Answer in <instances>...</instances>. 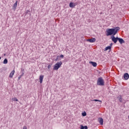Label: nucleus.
<instances>
[{
  "label": "nucleus",
  "instance_id": "1",
  "mask_svg": "<svg viewBox=\"0 0 129 129\" xmlns=\"http://www.w3.org/2000/svg\"><path fill=\"white\" fill-rule=\"evenodd\" d=\"M119 30H120V28L119 27H116L114 28L108 29L106 30V36H111V35L115 36V35L117 34V32H118Z\"/></svg>",
  "mask_w": 129,
  "mask_h": 129
},
{
  "label": "nucleus",
  "instance_id": "2",
  "mask_svg": "<svg viewBox=\"0 0 129 129\" xmlns=\"http://www.w3.org/2000/svg\"><path fill=\"white\" fill-rule=\"evenodd\" d=\"M97 84L99 86H104V80L101 77L99 78L97 80Z\"/></svg>",
  "mask_w": 129,
  "mask_h": 129
},
{
  "label": "nucleus",
  "instance_id": "3",
  "mask_svg": "<svg viewBox=\"0 0 129 129\" xmlns=\"http://www.w3.org/2000/svg\"><path fill=\"white\" fill-rule=\"evenodd\" d=\"M61 65H62V61L57 62L55 64L53 70H58L61 67Z\"/></svg>",
  "mask_w": 129,
  "mask_h": 129
},
{
  "label": "nucleus",
  "instance_id": "4",
  "mask_svg": "<svg viewBox=\"0 0 129 129\" xmlns=\"http://www.w3.org/2000/svg\"><path fill=\"white\" fill-rule=\"evenodd\" d=\"M112 41L115 44L117 43V41H118V37H114V35H113L111 37Z\"/></svg>",
  "mask_w": 129,
  "mask_h": 129
},
{
  "label": "nucleus",
  "instance_id": "5",
  "mask_svg": "<svg viewBox=\"0 0 129 129\" xmlns=\"http://www.w3.org/2000/svg\"><path fill=\"white\" fill-rule=\"evenodd\" d=\"M87 41H88V42H90V43H94V42L96 41V39L95 38H92L91 39H87Z\"/></svg>",
  "mask_w": 129,
  "mask_h": 129
},
{
  "label": "nucleus",
  "instance_id": "6",
  "mask_svg": "<svg viewBox=\"0 0 129 129\" xmlns=\"http://www.w3.org/2000/svg\"><path fill=\"white\" fill-rule=\"evenodd\" d=\"M44 79V76L41 75L39 76V82L40 83H42L43 82V80Z\"/></svg>",
  "mask_w": 129,
  "mask_h": 129
},
{
  "label": "nucleus",
  "instance_id": "7",
  "mask_svg": "<svg viewBox=\"0 0 129 129\" xmlns=\"http://www.w3.org/2000/svg\"><path fill=\"white\" fill-rule=\"evenodd\" d=\"M98 121L101 125H103V119L102 118H99Z\"/></svg>",
  "mask_w": 129,
  "mask_h": 129
},
{
  "label": "nucleus",
  "instance_id": "8",
  "mask_svg": "<svg viewBox=\"0 0 129 129\" xmlns=\"http://www.w3.org/2000/svg\"><path fill=\"white\" fill-rule=\"evenodd\" d=\"M123 76L125 80H127L129 78V75L128 73H125Z\"/></svg>",
  "mask_w": 129,
  "mask_h": 129
},
{
  "label": "nucleus",
  "instance_id": "9",
  "mask_svg": "<svg viewBox=\"0 0 129 129\" xmlns=\"http://www.w3.org/2000/svg\"><path fill=\"white\" fill-rule=\"evenodd\" d=\"M90 64H91L93 67H96L97 66V63L94 61H90Z\"/></svg>",
  "mask_w": 129,
  "mask_h": 129
},
{
  "label": "nucleus",
  "instance_id": "10",
  "mask_svg": "<svg viewBox=\"0 0 129 129\" xmlns=\"http://www.w3.org/2000/svg\"><path fill=\"white\" fill-rule=\"evenodd\" d=\"M118 41L120 43V44H123L124 43V40L122 39V38H118Z\"/></svg>",
  "mask_w": 129,
  "mask_h": 129
},
{
  "label": "nucleus",
  "instance_id": "11",
  "mask_svg": "<svg viewBox=\"0 0 129 129\" xmlns=\"http://www.w3.org/2000/svg\"><path fill=\"white\" fill-rule=\"evenodd\" d=\"M14 74H15V71H12V72L10 73L9 77L10 78H13V77L14 76Z\"/></svg>",
  "mask_w": 129,
  "mask_h": 129
},
{
  "label": "nucleus",
  "instance_id": "12",
  "mask_svg": "<svg viewBox=\"0 0 129 129\" xmlns=\"http://www.w3.org/2000/svg\"><path fill=\"white\" fill-rule=\"evenodd\" d=\"M17 6H18V1H16L13 5V8L14 10H16V9H17Z\"/></svg>",
  "mask_w": 129,
  "mask_h": 129
},
{
  "label": "nucleus",
  "instance_id": "13",
  "mask_svg": "<svg viewBox=\"0 0 129 129\" xmlns=\"http://www.w3.org/2000/svg\"><path fill=\"white\" fill-rule=\"evenodd\" d=\"M75 6V4L72 2L70 3V7L71 8H74Z\"/></svg>",
  "mask_w": 129,
  "mask_h": 129
},
{
  "label": "nucleus",
  "instance_id": "14",
  "mask_svg": "<svg viewBox=\"0 0 129 129\" xmlns=\"http://www.w3.org/2000/svg\"><path fill=\"white\" fill-rule=\"evenodd\" d=\"M107 50H111V46H107L105 47L104 51H107Z\"/></svg>",
  "mask_w": 129,
  "mask_h": 129
},
{
  "label": "nucleus",
  "instance_id": "15",
  "mask_svg": "<svg viewBox=\"0 0 129 129\" xmlns=\"http://www.w3.org/2000/svg\"><path fill=\"white\" fill-rule=\"evenodd\" d=\"M117 99H118L120 102H122V97H121V96H119L117 97Z\"/></svg>",
  "mask_w": 129,
  "mask_h": 129
},
{
  "label": "nucleus",
  "instance_id": "16",
  "mask_svg": "<svg viewBox=\"0 0 129 129\" xmlns=\"http://www.w3.org/2000/svg\"><path fill=\"white\" fill-rule=\"evenodd\" d=\"M80 129H88V127H87V126H83V125H81Z\"/></svg>",
  "mask_w": 129,
  "mask_h": 129
},
{
  "label": "nucleus",
  "instance_id": "17",
  "mask_svg": "<svg viewBox=\"0 0 129 129\" xmlns=\"http://www.w3.org/2000/svg\"><path fill=\"white\" fill-rule=\"evenodd\" d=\"M4 64H8V59L5 58L3 62Z\"/></svg>",
  "mask_w": 129,
  "mask_h": 129
},
{
  "label": "nucleus",
  "instance_id": "18",
  "mask_svg": "<svg viewBox=\"0 0 129 129\" xmlns=\"http://www.w3.org/2000/svg\"><path fill=\"white\" fill-rule=\"evenodd\" d=\"M82 115L83 116H86V112H83V113H82Z\"/></svg>",
  "mask_w": 129,
  "mask_h": 129
},
{
  "label": "nucleus",
  "instance_id": "19",
  "mask_svg": "<svg viewBox=\"0 0 129 129\" xmlns=\"http://www.w3.org/2000/svg\"><path fill=\"white\" fill-rule=\"evenodd\" d=\"M92 101H99V102H101V100H97V99L93 100H92Z\"/></svg>",
  "mask_w": 129,
  "mask_h": 129
},
{
  "label": "nucleus",
  "instance_id": "20",
  "mask_svg": "<svg viewBox=\"0 0 129 129\" xmlns=\"http://www.w3.org/2000/svg\"><path fill=\"white\" fill-rule=\"evenodd\" d=\"M14 101H18V99L16 97L12 99Z\"/></svg>",
  "mask_w": 129,
  "mask_h": 129
},
{
  "label": "nucleus",
  "instance_id": "21",
  "mask_svg": "<svg viewBox=\"0 0 129 129\" xmlns=\"http://www.w3.org/2000/svg\"><path fill=\"white\" fill-rule=\"evenodd\" d=\"M51 67H52V64H49V65L47 66L48 69H50V68H51Z\"/></svg>",
  "mask_w": 129,
  "mask_h": 129
},
{
  "label": "nucleus",
  "instance_id": "22",
  "mask_svg": "<svg viewBox=\"0 0 129 129\" xmlns=\"http://www.w3.org/2000/svg\"><path fill=\"white\" fill-rule=\"evenodd\" d=\"M59 56H56V58L55 59V61H58L59 60Z\"/></svg>",
  "mask_w": 129,
  "mask_h": 129
},
{
  "label": "nucleus",
  "instance_id": "23",
  "mask_svg": "<svg viewBox=\"0 0 129 129\" xmlns=\"http://www.w3.org/2000/svg\"><path fill=\"white\" fill-rule=\"evenodd\" d=\"M59 57L60 58H64V55L63 54H61L60 56H59Z\"/></svg>",
  "mask_w": 129,
  "mask_h": 129
},
{
  "label": "nucleus",
  "instance_id": "24",
  "mask_svg": "<svg viewBox=\"0 0 129 129\" xmlns=\"http://www.w3.org/2000/svg\"><path fill=\"white\" fill-rule=\"evenodd\" d=\"M22 76V75H20V76L18 77V80H20V79H21Z\"/></svg>",
  "mask_w": 129,
  "mask_h": 129
},
{
  "label": "nucleus",
  "instance_id": "25",
  "mask_svg": "<svg viewBox=\"0 0 129 129\" xmlns=\"http://www.w3.org/2000/svg\"><path fill=\"white\" fill-rule=\"evenodd\" d=\"M21 72H25V69H21Z\"/></svg>",
  "mask_w": 129,
  "mask_h": 129
},
{
  "label": "nucleus",
  "instance_id": "26",
  "mask_svg": "<svg viewBox=\"0 0 129 129\" xmlns=\"http://www.w3.org/2000/svg\"><path fill=\"white\" fill-rule=\"evenodd\" d=\"M25 74V72H22V75L21 76H23Z\"/></svg>",
  "mask_w": 129,
  "mask_h": 129
},
{
  "label": "nucleus",
  "instance_id": "27",
  "mask_svg": "<svg viewBox=\"0 0 129 129\" xmlns=\"http://www.w3.org/2000/svg\"><path fill=\"white\" fill-rule=\"evenodd\" d=\"M23 129H27V126H24L23 127Z\"/></svg>",
  "mask_w": 129,
  "mask_h": 129
},
{
  "label": "nucleus",
  "instance_id": "28",
  "mask_svg": "<svg viewBox=\"0 0 129 129\" xmlns=\"http://www.w3.org/2000/svg\"><path fill=\"white\" fill-rule=\"evenodd\" d=\"M29 12H30V11L27 10L26 13V15H27V14H28V13H29Z\"/></svg>",
  "mask_w": 129,
  "mask_h": 129
},
{
  "label": "nucleus",
  "instance_id": "29",
  "mask_svg": "<svg viewBox=\"0 0 129 129\" xmlns=\"http://www.w3.org/2000/svg\"><path fill=\"white\" fill-rule=\"evenodd\" d=\"M112 45H113L112 43L110 44V46H111H111H112Z\"/></svg>",
  "mask_w": 129,
  "mask_h": 129
},
{
  "label": "nucleus",
  "instance_id": "30",
  "mask_svg": "<svg viewBox=\"0 0 129 129\" xmlns=\"http://www.w3.org/2000/svg\"><path fill=\"white\" fill-rule=\"evenodd\" d=\"M1 59H2V57H0V60H1Z\"/></svg>",
  "mask_w": 129,
  "mask_h": 129
}]
</instances>
